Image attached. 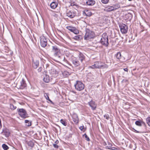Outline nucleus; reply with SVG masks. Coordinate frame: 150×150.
Here are the masks:
<instances>
[{"instance_id":"obj_33","label":"nucleus","mask_w":150,"mask_h":150,"mask_svg":"<svg viewBox=\"0 0 150 150\" xmlns=\"http://www.w3.org/2000/svg\"><path fill=\"white\" fill-rule=\"evenodd\" d=\"M146 121L148 125L150 126V117H148L146 119Z\"/></svg>"},{"instance_id":"obj_49","label":"nucleus","mask_w":150,"mask_h":150,"mask_svg":"<svg viewBox=\"0 0 150 150\" xmlns=\"http://www.w3.org/2000/svg\"><path fill=\"white\" fill-rule=\"evenodd\" d=\"M124 70L126 71H128V69L127 68H124L123 69Z\"/></svg>"},{"instance_id":"obj_30","label":"nucleus","mask_w":150,"mask_h":150,"mask_svg":"<svg viewBox=\"0 0 150 150\" xmlns=\"http://www.w3.org/2000/svg\"><path fill=\"white\" fill-rule=\"evenodd\" d=\"M25 123L26 124V125L30 126L31 125V123L28 120H25Z\"/></svg>"},{"instance_id":"obj_35","label":"nucleus","mask_w":150,"mask_h":150,"mask_svg":"<svg viewBox=\"0 0 150 150\" xmlns=\"http://www.w3.org/2000/svg\"><path fill=\"white\" fill-rule=\"evenodd\" d=\"M32 65L33 67L35 68V69H37L38 67V66L37 64L36 63H35V62H33L32 64Z\"/></svg>"},{"instance_id":"obj_20","label":"nucleus","mask_w":150,"mask_h":150,"mask_svg":"<svg viewBox=\"0 0 150 150\" xmlns=\"http://www.w3.org/2000/svg\"><path fill=\"white\" fill-rule=\"evenodd\" d=\"M1 133H3L6 137H8L10 134L9 132L7 129L3 130Z\"/></svg>"},{"instance_id":"obj_37","label":"nucleus","mask_w":150,"mask_h":150,"mask_svg":"<svg viewBox=\"0 0 150 150\" xmlns=\"http://www.w3.org/2000/svg\"><path fill=\"white\" fill-rule=\"evenodd\" d=\"M83 136L85 138H86V140L88 141H90V139L88 137V136H87V135L86 134H85L83 135Z\"/></svg>"},{"instance_id":"obj_50","label":"nucleus","mask_w":150,"mask_h":150,"mask_svg":"<svg viewBox=\"0 0 150 150\" xmlns=\"http://www.w3.org/2000/svg\"><path fill=\"white\" fill-rule=\"evenodd\" d=\"M117 150H120V149H117Z\"/></svg>"},{"instance_id":"obj_40","label":"nucleus","mask_w":150,"mask_h":150,"mask_svg":"<svg viewBox=\"0 0 150 150\" xmlns=\"http://www.w3.org/2000/svg\"><path fill=\"white\" fill-rule=\"evenodd\" d=\"M89 68H91V69L96 68V66L95 65V63H94V64L93 65L91 66H89Z\"/></svg>"},{"instance_id":"obj_6","label":"nucleus","mask_w":150,"mask_h":150,"mask_svg":"<svg viewBox=\"0 0 150 150\" xmlns=\"http://www.w3.org/2000/svg\"><path fill=\"white\" fill-rule=\"evenodd\" d=\"M121 32L122 34L126 33L128 31V26L124 24H120L119 25Z\"/></svg>"},{"instance_id":"obj_17","label":"nucleus","mask_w":150,"mask_h":150,"mask_svg":"<svg viewBox=\"0 0 150 150\" xmlns=\"http://www.w3.org/2000/svg\"><path fill=\"white\" fill-rule=\"evenodd\" d=\"M104 10L105 11L108 12L114 11L112 6H108L105 7Z\"/></svg>"},{"instance_id":"obj_9","label":"nucleus","mask_w":150,"mask_h":150,"mask_svg":"<svg viewBox=\"0 0 150 150\" xmlns=\"http://www.w3.org/2000/svg\"><path fill=\"white\" fill-rule=\"evenodd\" d=\"M40 43L41 46L43 47H45L47 45V40L44 36L40 37Z\"/></svg>"},{"instance_id":"obj_1","label":"nucleus","mask_w":150,"mask_h":150,"mask_svg":"<svg viewBox=\"0 0 150 150\" xmlns=\"http://www.w3.org/2000/svg\"><path fill=\"white\" fill-rule=\"evenodd\" d=\"M100 42L102 45L105 47L108 46V36L107 33H104L102 34L100 40Z\"/></svg>"},{"instance_id":"obj_14","label":"nucleus","mask_w":150,"mask_h":150,"mask_svg":"<svg viewBox=\"0 0 150 150\" xmlns=\"http://www.w3.org/2000/svg\"><path fill=\"white\" fill-rule=\"evenodd\" d=\"M18 88L21 89H23L26 86V84L25 82L23 79H22V81H21L20 83L18 84Z\"/></svg>"},{"instance_id":"obj_31","label":"nucleus","mask_w":150,"mask_h":150,"mask_svg":"<svg viewBox=\"0 0 150 150\" xmlns=\"http://www.w3.org/2000/svg\"><path fill=\"white\" fill-rule=\"evenodd\" d=\"M2 147L4 150H7L8 149V146L5 144H4L2 145Z\"/></svg>"},{"instance_id":"obj_29","label":"nucleus","mask_w":150,"mask_h":150,"mask_svg":"<svg viewBox=\"0 0 150 150\" xmlns=\"http://www.w3.org/2000/svg\"><path fill=\"white\" fill-rule=\"evenodd\" d=\"M61 123L64 126L67 125V122L64 120L61 119L60 120Z\"/></svg>"},{"instance_id":"obj_32","label":"nucleus","mask_w":150,"mask_h":150,"mask_svg":"<svg viewBox=\"0 0 150 150\" xmlns=\"http://www.w3.org/2000/svg\"><path fill=\"white\" fill-rule=\"evenodd\" d=\"M28 145L29 146H30L31 147H33L34 145V144L33 143V142L32 141H30L29 142H28Z\"/></svg>"},{"instance_id":"obj_13","label":"nucleus","mask_w":150,"mask_h":150,"mask_svg":"<svg viewBox=\"0 0 150 150\" xmlns=\"http://www.w3.org/2000/svg\"><path fill=\"white\" fill-rule=\"evenodd\" d=\"M77 58L78 59V60L81 63H82L85 60V57L83 53L79 52L78 57Z\"/></svg>"},{"instance_id":"obj_18","label":"nucleus","mask_w":150,"mask_h":150,"mask_svg":"<svg viewBox=\"0 0 150 150\" xmlns=\"http://www.w3.org/2000/svg\"><path fill=\"white\" fill-rule=\"evenodd\" d=\"M95 3V1L93 0H87L86 4L89 6H93Z\"/></svg>"},{"instance_id":"obj_27","label":"nucleus","mask_w":150,"mask_h":150,"mask_svg":"<svg viewBox=\"0 0 150 150\" xmlns=\"http://www.w3.org/2000/svg\"><path fill=\"white\" fill-rule=\"evenodd\" d=\"M117 58L118 59H120L121 58V55L120 52H118L115 55Z\"/></svg>"},{"instance_id":"obj_5","label":"nucleus","mask_w":150,"mask_h":150,"mask_svg":"<svg viewBox=\"0 0 150 150\" xmlns=\"http://www.w3.org/2000/svg\"><path fill=\"white\" fill-rule=\"evenodd\" d=\"M95 65L96 66V69L107 68L108 67L107 64H105V63L98 62H95Z\"/></svg>"},{"instance_id":"obj_24","label":"nucleus","mask_w":150,"mask_h":150,"mask_svg":"<svg viewBox=\"0 0 150 150\" xmlns=\"http://www.w3.org/2000/svg\"><path fill=\"white\" fill-rule=\"evenodd\" d=\"M105 145H106V146L108 149H111L112 146V144L107 142V143H105Z\"/></svg>"},{"instance_id":"obj_39","label":"nucleus","mask_w":150,"mask_h":150,"mask_svg":"<svg viewBox=\"0 0 150 150\" xmlns=\"http://www.w3.org/2000/svg\"><path fill=\"white\" fill-rule=\"evenodd\" d=\"M104 117L105 118L107 119V120H108L109 118V115L108 114H106L104 115Z\"/></svg>"},{"instance_id":"obj_3","label":"nucleus","mask_w":150,"mask_h":150,"mask_svg":"<svg viewBox=\"0 0 150 150\" xmlns=\"http://www.w3.org/2000/svg\"><path fill=\"white\" fill-rule=\"evenodd\" d=\"M52 52L55 57H59L61 55V52L57 46H52Z\"/></svg>"},{"instance_id":"obj_52","label":"nucleus","mask_w":150,"mask_h":150,"mask_svg":"<svg viewBox=\"0 0 150 150\" xmlns=\"http://www.w3.org/2000/svg\"><path fill=\"white\" fill-rule=\"evenodd\" d=\"M98 150H102L100 149H98Z\"/></svg>"},{"instance_id":"obj_10","label":"nucleus","mask_w":150,"mask_h":150,"mask_svg":"<svg viewBox=\"0 0 150 150\" xmlns=\"http://www.w3.org/2000/svg\"><path fill=\"white\" fill-rule=\"evenodd\" d=\"M72 64L75 67H77L80 66L81 63L78 60V59L76 57L73 58L72 59Z\"/></svg>"},{"instance_id":"obj_22","label":"nucleus","mask_w":150,"mask_h":150,"mask_svg":"<svg viewBox=\"0 0 150 150\" xmlns=\"http://www.w3.org/2000/svg\"><path fill=\"white\" fill-rule=\"evenodd\" d=\"M112 6L114 11L118 9L120 7V5L118 4H114Z\"/></svg>"},{"instance_id":"obj_26","label":"nucleus","mask_w":150,"mask_h":150,"mask_svg":"<svg viewBox=\"0 0 150 150\" xmlns=\"http://www.w3.org/2000/svg\"><path fill=\"white\" fill-rule=\"evenodd\" d=\"M44 96L47 100L52 102V101L50 99L48 96V94L47 93H45L44 94Z\"/></svg>"},{"instance_id":"obj_15","label":"nucleus","mask_w":150,"mask_h":150,"mask_svg":"<svg viewBox=\"0 0 150 150\" xmlns=\"http://www.w3.org/2000/svg\"><path fill=\"white\" fill-rule=\"evenodd\" d=\"M67 15L69 17L72 18L76 15V13L73 11H69L67 12Z\"/></svg>"},{"instance_id":"obj_16","label":"nucleus","mask_w":150,"mask_h":150,"mask_svg":"<svg viewBox=\"0 0 150 150\" xmlns=\"http://www.w3.org/2000/svg\"><path fill=\"white\" fill-rule=\"evenodd\" d=\"M73 121L76 123H79V118L77 115L76 114H74L72 116Z\"/></svg>"},{"instance_id":"obj_11","label":"nucleus","mask_w":150,"mask_h":150,"mask_svg":"<svg viewBox=\"0 0 150 150\" xmlns=\"http://www.w3.org/2000/svg\"><path fill=\"white\" fill-rule=\"evenodd\" d=\"M88 104L91 107L92 110H96L97 107V104L94 101L91 100L88 102Z\"/></svg>"},{"instance_id":"obj_19","label":"nucleus","mask_w":150,"mask_h":150,"mask_svg":"<svg viewBox=\"0 0 150 150\" xmlns=\"http://www.w3.org/2000/svg\"><path fill=\"white\" fill-rule=\"evenodd\" d=\"M58 4L56 2H53L50 4V7L52 9H54L57 6Z\"/></svg>"},{"instance_id":"obj_7","label":"nucleus","mask_w":150,"mask_h":150,"mask_svg":"<svg viewBox=\"0 0 150 150\" xmlns=\"http://www.w3.org/2000/svg\"><path fill=\"white\" fill-rule=\"evenodd\" d=\"M41 76V78L43 79V81L46 83H48L50 81L49 76L46 74V71H44L42 74L40 73Z\"/></svg>"},{"instance_id":"obj_42","label":"nucleus","mask_w":150,"mask_h":150,"mask_svg":"<svg viewBox=\"0 0 150 150\" xmlns=\"http://www.w3.org/2000/svg\"><path fill=\"white\" fill-rule=\"evenodd\" d=\"M53 146L56 149H57L58 148V146L56 144H53Z\"/></svg>"},{"instance_id":"obj_44","label":"nucleus","mask_w":150,"mask_h":150,"mask_svg":"<svg viewBox=\"0 0 150 150\" xmlns=\"http://www.w3.org/2000/svg\"><path fill=\"white\" fill-rule=\"evenodd\" d=\"M112 149V150H117V148L115 147H111V149Z\"/></svg>"},{"instance_id":"obj_12","label":"nucleus","mask_w":150,"mask_h":150,"mask_svg":"<svg viewBox=\"0 0 150 150\" xmlns=\"http://www.w3.org/2000/svg\"><path fill=\"white\" fill-rule=\"evenodd\" d=\"M66 28L75 34H77L79 33V30L75 27L67 26L66 27Z\"/></svg>"},{"instance_id":"obj_47","label":"nucleus","mask_w":150,"mask_h":150,"mask_svg":"<svg viewBox=\"0 0 150 150\" xmlns=\"http://www.w3.org/2000/svg\"><path fill=\"white\" fill-rule=\"evenodd\" d=\"M2 127V125L1 123V120L0 119V129Z\"/></svg>"},{"instance_id":"obj_4","label":"nucleus","mask_w":150,"mask_h":150,"mask_svg":"<svg viewBox=\"0 0 150 150\" xmlns=\"http://www.w3.org/2000/svg\"><path fill=\"white\" fill-rule=\"evenodd\" d=\"M95 36V34L93 32L88 31H87L85 34L84 39L86 40H89L93 38Z\"/></svg>"},{"instance_id":"obj_25","label":"nucleus","mask_w":150,"mask_h":150,"mask_svg":"<svg viewBox=\"0 0 150 150\" xmlns=\"http://www.w3.org/2000/svg\"><path fill=\"white\" fill-rule=\"evenodd\" d=\"M52 71L53 72H51L50 73L53 76L55 77L58 75V73L57 71H56L55 70L53 69Z\"/></svg>"},{"instance_id":"obj_45","label":"nucleus","mask_w":150,"mask_h":150,"mask_svg":"<svg viewBox=\"0 0 150 150\" xmlns=\"http://www.w3.org/2000/svg\"><path fill=\"white\" fill-rule=\"evenodd\" d=\"M134 132H135L136 133H141L139 131H138L135 129H134Z\"/></svg>"},{"instance_id":"obj_28","label":"nucleus","mask_w":150,"mask_h":150,"mask_svg":"<svg viewBox=\"0 0 150 150\" xmlns=\"http://www.w3.org/2000/svg\"><path fill=\"white\" fill-rule=\"evenodd\" d=\"M58 58L65 62H66L67 61V60L65 59V58L62 55H60V57H58Z\"/></svg>"},{"instance_id":"obj_8","label":"nucleus","mask_w":150,"mask_h":150,"mask_svg":"<svg viewBox=\"0 0 150 150\" xmlns=\"http://www.w3.org/2000/svg\"><path fill=\"white\" fill-rule=\"evenodd\" d=\"M18 112L19 115L22 118H25L28 117L27 114L25 110L23 109H18Z\"/></svg>"},{"instance_id":"obj_43","label":"nucleus","mask_w":150,"mask_h":150,"mask_svg":"<svg viewBox=\"0 0 150 150\" xmlns=\"http://www.w3.org/2000/svg\"><path fill=\"white\" fill-rule=\"evenodd\" d=\"M85 14L86 15V16H91L92 15V13H90L89 14H88V13H85Z\"/></svg>"},{"instance_id":"obj_41","label":"nucleus","mask_w":150,"mask_h":150,"mask_svg":"<svg viewBox=\"0 0 150 150\" xmlns=\"http://www.w3.org/2000/svg\"><path fill=\"white\" fill-rule=\"evenodd\" d=\"M79 129H80V130L81 131H83V129H84V126L83 125L82 126H81L80 127H79Z\"/></svg>"},{"instance_id":"obj_2","label":"nucleus","mask_w":150,"mask_h":150,"mask_svg":"<svg viewBox=\"0 0 150 150\" xmlns=\"http://www.w3.org/2000/svg\"><path fill=\"white\" fill-rule=\"evenodd\" d=\"M75 89L78 91H81L84 88V85L82 82L80 81H76V83L74 85Z\"/></svg>"},{"instance_id":"obj_48","label":"nucleus","mask_w":150,"mask_h":150,"mask_svg":"<svg viewBox=\"0 0 150 150\" xmlns=\"http://www.w3.org/2000/svg\"><path fill=\"white\" fill-rule=\"evenodd\" d=\"M42 67H40L39 68V69H38V72H39V71H41V70H42Z\"/></svg>"},{"instance_id":"obj_36","label":"nucleus","mask_w":150,"mask_h":150,"mask_svg":"<svg viewBox=\"0 0 150 150\" xmlns=\"http://www.w3.org/2000/svg\"><path fill=\"white\" fill-rule=\"evenodd\" d=\"M109 0H101V2L104 4H107L109 1Z\"/></svg>"},{"instance_id":"obj_46","label":"nucleus","mask_w":150,"mask_h":150,"mask_svg":"<svg viewBox=\"0 0 150 150\" xmlns=\"http://www.w3.org/2000/svg\"><path fill=\"white\" fill-rule=\"evenodd\" d=\"M59 142V141H58V140H57L54 142V144H58Z\"/></svg>"},{"instance_id":"obj_51","label":"nucleus","mask_w":150,"mask_h":150,"mask_svg":"<svg viewBox=\"0 0 150 150\" xmlns=\"http://www.w3.org/2000/svg\"><path fill=\"white\" fill-rule=\"evenodd\" d=\"M129 0V1H131L132 0Z\"/></svg>"},{"instance_id":"obj_21","label":"nucleus","mask_w":150,"mask_h":150,"mask_svg":"<svg viewBox=\"0 0 150 150\" xmlns=\"http://www.w3.org/2000/svg\"><path fill=\"white\" fill-rule=\"evenodd\" d=\"M135 124L138 126H142V124L144 125L145 124V123L142 121H136L135 122Z\"/></svg>"},{"instance_id":"obj_38","label":"nucleus","mask_w":150,"mask_h":150,"mask_svg":"<svg viewBox=\"0 0 150 150\" xmlns=\"http://www.w3.org/2000/svg\"><path fill=\"white\" fill-rule=\"evenodd\" d=\"M79 36H79L78 35H76V36H74L73 38L74 40H79L80 39V38Z\"/></svg>"},{"instance_id":"obj_23","label":"nucleus","mask_w":150,"mask_h":150,"mask_svg":"<svg viewBox=\"0 0 150 150\" xmlns=\"http://www.w3.org/2000/svg\"><path fill=\"white\" fill-rule=\"evenodd\" d=\"M63 76L64 77H67L69 75V73L67 71H64L62 73Z\"/></svg>"},{"instance_id":"obj_34","label":"nucleus","mask_w":150,"mask_h":150,"mask_svg":"<svg viewBox=\"0 0 150 150\" xmlns=\"http://www.w3.org/2000/svg\"><path fill=\"white\" fill-rule=\"evenodd\" d=\"M10 108L12 110H14L16 108V107L13 104H10Z\"/></svg>"}]
</instances>
